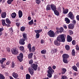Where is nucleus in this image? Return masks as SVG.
I'll use <instances>...</instances> for the list:
<instances>
[{"label":"nucleus","instance_id":"36","mask_svg":"<svg viewBox=\"0 0 79 79\" xmlns=\"http://www.w3.org/2000/svg\"><path fill=\"white\" fill-rule=\"evenodd\" d=\"M26 79H31V76L28 74H27L26 75Z\"/></svg>","mask_w":79,"mask_h":79},{"label":"nucleus","instance_id":"54","mask_svg":"<svg viewBox=\"0 0 79 79\" xmlns=\"http://www.w3.org/2000/svg\"><path fill=\"white\" fill-rule=\"evenodd\" d=\"M52 51L53 52V53H55V52H57V50L56 49H55L54 50H52Z\"/></svg>","mask_w":79,"mask_h":79},{"label":"nucleus","instance_id":"48","mask_svg":"<svg viewBox=\"0 0 79 79\" xmlns=\"http://www.w3.org/2000/svg\"><path fill=\"white\" fill-rule=\"evenodd\" d=\"M72 44L73 45L76 44V41L75 40H73L72 41Z\"/></svg>","mask_w":79,"mask_h":79},{"label":"nucleus","instance_id":"31","mask_svg":"<svg viewBox=\"0 0 79 79\" xmlns=\"http://www.w3.org/2000/svg\"><path fill=\"white\" fill-rule=\"evenodd\" d=\"M64 31V29L63 27H60L59 29V33H61L63 32Z\"/></svg>","mask_w":79,"mask_h":79},{"label":"nucleus","instance_id":"20","mask_svg":"<svg viewBox=\"0 0 79 79\" xmlns=\"http://www.w3.org/2000/svg\"><path fill=\"white\" fill-rule=\"evenodd\" d=\"M65 21L67 24H69L70 23V20L68 17H66L65 18Z\"/></svg>","mask_w":79,"mask_h":79},{"label":"nucleus","instance_id":"15","mask_svg":"<svg viewBox=\"0 0 79 79\" xmlns=\"http://www.w3.org/2000/svg\"><path fill=\"white\" fill-rule=\"evenodd\" d=\"M72 40H73V38L71 36L69 35H68L67 37V41L69 42H70L72 41Z\"/></svg>","mask_w":79,"mask_h":79},{"label":"nucleus","instance_id":"37","mask_svg":"<svg viewBox=\"0 0 79 79\" xmlns=\"http://www.w3.org/2000/svg\"><path fill=\"white\" fill-rule=\"evenodd\" d=\"M75 52L74 49L72 50V56H75Z\"/></svg>","mask_w":79,"mask_h":79},{"label":"nucleus","instance_id":"46","mask_svg":"<svg viewBox=\"0 0 79 79\" xmlns=\"http://www.w3.org/2000/svg\"><path fill=\"white\" fill-rule=\"evenodd\" d=\"M76 50H77V51L79 50V48L78 44H77L76 45Z\"/></svg>","mask_w":79,"mask_h":79},{"label":"nucleus","instance_id":"47","mask_svg":"<svg viewBox=\"0 0 79 79\" xmlns=\"http://www.w3.org/2000/svg\"><path fill=\"white\" fill-rule=\"evenodd\" d=\"M40 2H41L39 0H36V3H37V4H40Z\"/></svg>","mask_w":79,"mask_h":79},{"label":"nucleus","instance_id":"26","mask_svg":"<svg viewBox=\"0 0 79 79\" xmlns=\"http://www.w3.org/2000/svg\"><path fill=\"white\" fill-rule=\"evenodd\" d=\"M33 55V53H30L28 55V58L29 59H31L32 58V56Z\"/></svg>","mask_w":79,"mask_h":79},{"label":"nucleus","instance_id":"56","mask_svg":"<svg viewBox=\"0 0 79 79\" xmlns=\"http://www.w3.org/2000/svg\"><path fill=\"white\" fill-rule=\"evenodd\" d=\"M3 30H4V29L3 28H0V32H2V31H3Z\"/></svg>","mask_w":79,"mask_h":79},{"label":"nucleus","instance_id":"40","mask_svg":"<svg viewBox=\"0 0 79 79\" xmlns=\"http://www.w3.org/2000/svg\"><path fill=\"white\" fill-rule=\"evenodd\" d=\"M6 49L7 51V52H9V53H10V52L11 51L10 50V48L8 47L6 48Z\"/></svg>","mask_w":79,"mask_h":79},{"label":"nucleus","instance_id":"23","mask_svg":"<svg viewBox=\"0 0 79 79\" xmlns=\"http://www.w3.org/2000/svg\"><path fill=\"white\" fill-rule=\"evenodd\" d=\"M34 32H35L36 34H39V33H40V32H42V29H41L40 30H35L34 31Z\"/></svg>","mask_w":79,"mask_h":79},{"label":"nucleus","instance_id":"2","mask_svg":"<svg viewBox=\"0 0 79 79\" xmlns=\"http://www.w3.org/2000/svg\"><path fill=\"white\" fill-rule=\"evenodd\" d=\"M64 34H61L59 35L57 37V39L60 41L61 42H65V37Z\"/></svg>","mask_w":79,"mask_h":79},{"label":"nucleus","instance_id":"4","mask_svg":"<svg viewBox=\"0 0 79 79\" xmlns=\"http://www.w3.org/2000/svg\"><path fill=\"white\" fill-rule=\"evenodd\" d=\"M11 52L13 54L15 55H17V54L19 53L18 48H12L11 49Z\"/></svg>","mask_w":79,"mask_h":79},{"label":"nucleus","instance_id":"14","mask_svg":"<svg viewBox=\"0 0 79 79\" xmlns=\"http://www.w3.org/2000/svg\"><path fill=\"white\" fill-rule=\"evenodd\" d=\"M2 18H5L6 17V13L5 12H2L1 13Z\"/></svg>","mask_w":79,"mask_h":79},{"label":"nucleus","instance_id":"39","mask_svg":"<svg viewBox=\"0 0 79 79\" xmlns=\"http://www.w3.org/2000/svg\"><path fill=\"white\" fill-rule=\"evenodd\" d=\"M13 2V0H8L7 1V2L8 4L10 5V4H11V2Z\"/></svg>","mask_w":79,"mask_h":79},{"label":"nucleus","instance_id":"8","mask_svg":"<svg viewBox=\"0 0 79 79\" xmlns=\"http://www.w3.org/2000/svg\"><path fill=\"white\" fill-rule=\"evenodd\" d=\"M31 67L35 71H36L37 69L38 65L35 64H31Z\"/></svg>","mask_w":79,"mask_h":79},{"label":"nucleus","instance_id":"58","mask_svg":"<svg viewBox=\"0 0 79 79\" xmlns=\"http://www.w3.org/2000/svg\"><path fill=\"white\" fill-rule=\"evenodd\" d=\"M6 58H2V60H3V62H4L6 60Z\"/></svg>","mask_w":79,"mask_h":79},{"label":"nucleus","instance_id":"35","mask_svg":"<svg viewBox=\"0 0 79 79\" xmlns=\"http://www.w3.org/2000/svg\"><path fill=\"white\" fill-rule=\"evenodd\" d=\"M34 24V21L33 19H32L28 23V24L29 25H32Z\"/></svg>","mask_w":79,"mask_h":79},{"label":"nucleus","instance_id":"52","mask_svg":"<svg viewBox=\"0 0 79 79\" xmlns=\"http://www.w3.org/2000/svg\"><path fill=\"white\" fill-rule=\"evenodd\" d=\"M11 66L12 68H15V63H14V62H12V64H11Z\"/></svg>","mask_w":79,"mask_h":79},{"label":"nucleus","instance_id":"22","mask_svg":"<svg viewBox=\"0 0 79 79\" xmlns=\"http://www.w3.org/2000/svg\"><path fill=\"white\" fill-rule=\"evenodd\" d=\"M69 11V9H65L63 10V14H67Z\"/></svg>","mask_w":79,"mask_h":79},{"label":"nucleus","instance_id":"5","mask_svg":"<svg viewBox=\"0 0 79 79\" xmlns=\"http://www.w3.org/2000/svg\"><path fill=\"white\" fill-rule=\"evenodd\" d=\"M23 54L22 52H20L19 56H17V58L20 62H22L23 60Z\"/></svg>","mask_w":79,"mask_h":79},{"label":"nucleus","instance_id":"51","mask_svg":"<svg viewBox=\"0 0 79 79\" xmlns=\"http://www.w3.org/2000/svg\"><path fill=\"white\" fill-rule=\"evenodd\" d=\"M40 42L41 44H44V42H45V40H43V39H41L40 41Z\"/></svg>","mask_w":79,"mask_h":79},{"label":"nucleus","instance_id":"19","mask_svg":"<svg viewBox=\"0 0 79 79\" xmlns=\"http://www.w3.org/2000/svg\"><path fill=\"white\" fill-rule=\"evenodd\" d=\"M19 17L21 18L23 16V12L21 10H19L18 12Z\"/></svg>","mask_w":79,"mask_h":79},{"label":"nucleus","instance_id":"57","mask_svg":"<svg viewBox=\"0 0 79 79\" xmlns=\"http://www.w3.org/2000/svg\"><path fill=\"white\" fill-rule=\"evenodd\" d=\"M4 62L2 60V59L0 60V63L1 64H3V63Z\"/></svg>","mask_w":79,"mask_h":79},{"label":"nucleus","instance_id":"24","mask_svg":"<svg viewBox=\"0 0 79 79\" xmlns=\"http://www.w3.org/2000/svg\"><path fill=\"white\" fill-rule=\"evenodd\" d=\"M6 22L8 24H11V21L8 18H6Z\"/></svg>","mask_w":79,"mask_h":79},{"label":"nucleus","instance_id":"12","mask_svg":"<svg viewBox=\"0 0 79 79\" xmlns=\"http://www.w3.org/2000/svg\"><path fill=\"white\" fill-rule=\"evenodd\" d=\"M74 27V24H70L68 25V28L69 29H73Z\"/></svg>","mask_w":79,"mask_h":79},{"label":"nucleus","instance_id":"3","mask_svg":"<svg viewBox=\"0 0 79 79\" xmlns=\"http://www.w3.org/2000/svg\"><path fill=\"white\" fill-rule=\"evenodd\" d=\"M63 61L64 63L66 64L68 63V58H69V56L67 54H64L62 55Z\"/></svg>","mask_w":79,"mask_h":79},{"label":"nucleus","instance_id":"63","mask_svg":"<svg viewBox=\"0 0 79 79\" xmlns=\"http://www.w3.org/2000/svg\"><path fill=\"white\" fill-rule=\"evenodd\" d=\"M52 68L53 69H56V66L54 65L52 67Z\"/></svg>","mask_w":79,"mask_h":79},{"label":"nucleus","instance_id":"25","mask_svg":"<svg viewBox=\"0 0 79 79\" xmlns=\"http://www.w3.org/2000/svg\"><path fill=\"white\" fill-rule=\"evenodd\" d=\"M11 16L12 18H15L16 16V14L15 12H14L12 14Z\"/></svg>","mask_w":79,"mask_h":79},{"label":"nucleus","instance_id":"41","mask_svg":"<svg viewBox=\"0 0 79 79\" xmlns=\"http://www.w3.org/2000/svg\"><path fill=\"white\" fill-rule=\"evenodd\" d=\"M35 47L34 46H33L32 47L31 51L32 52H35Z\"/></svg>","mask_w":79,"mask_h":79},{"label":"nucleus","instance_id":"9","mask_svg":"<svg viewBox=\"0 0 79 79\" xmlns=\"http://www.w3.org/2000/svg\"><path fill=\"white\" fill-rule=\"evenodd\" d=\"M28 71L30 73V74H31V75H34V69H33L31 67L28 68Z\"/></svg>","mask_w":79,"mask_h":79},{"label":"nucleus","instance_id":"42","mask_svg":"<svg viewBox=\"0 0 79 79\" xmlns=\"http://www.w3.org/2000/svg\"><path fill=\"white\" fill-rule=\"evenodd\" d=\"M68 79V77H67L65 76H63L61 78V79Z\"/></svg>","mask_w":79,"mask_h":79},{"label":"nucleus","instance_id":"33","mask_svg":"<svg viewBox=\"0 0 79 79\" xmlns=\"http://www.w3.org/2000/svg\"><path fill=\"white\" fill-rule=\"evenodd\" d=\"M41 53L42 54H45L47 53V51L45 49L41 51Z\"/></svg>","mask_w":79,"mask_h":79},{"label":"nucleus","instance_id":"21","mask_svg":"<svg viewBox=\"0 0 79 79\" xmlns=\"http://www.w3.org/2000/svg\"><path fill=\"white\" fill-rule=\"evenodd\" d=\"M46 10L47 11H48V10H51V5L48 4L46 6Z\"/></svg>","mask_w":79,"mask_h":79},{"label":"nucleus","instance_id":"7","mask_svg":"<svg viewBox=\"0 0 79 79\" xmlns=\"http://www.w3.org/2000/svg\"><path fill=\"white\" fill-rule=\"evenodd\" d=\"M48 35L51 37H55V33L52 30H50L48 32Z\"/></svg>","mask_w":79,"mask_h":79},{"label":"nucleus","instance_id":"53","mask_svg":"<svg viewBox=\"0 0 79 79\" xmlns=\"http://www.w3.org/2000/svg\"><path fill=\"white\" fill-rule=\"evenodd\" d=\"M77 18V19L78 20V21H79V15H77L76 17Z\"/></svg>","mask_w":79,"mask_h":79},{"label":"nucleus","instance_id":"13","mask_svg":"<svg viewBox=\"0 0 79 79\" xmlns=\"http://www.w3.org/2000/svg\"><path fill=\"white\" fill-rule=\"evenodd\" d=\"M51 7L52 11H55L56 10V6L55 5L52 4L51 5Z\"/></svg>","mask_w":79,"mask_h":79},{"label":"nucleus","instance_id":"17","mask_svg":"<svg viewBox=\"0 0 79 79\" xmlns=\"http://www.w3.org/2000/svg\"><path fill=\"white\" fill-rule=\"evenodd\" d=\"M12 76L15 79H17L19 75H18V73L14 72L12 73Z\"/></svg>","mask_w":79,"mask_h":79},{"label":"nucleus","instance_id":"1","mask_svg":"<svg viewBox=\"0 0 79 79\" xmlns=\"http://www.w3.org/2000/svg\"><path fill=\"white\" fill-rule=\"evenodd\" d=\"M48 69V70L47 71L48 73L47 76L48 77L44 78L43 79H49V78H51L52 77V74L53 73H54V70L52 69V68L50 66H49Z\"/></svg>","mask_w":79,"mask_h":79},{"label":"nucleus","instance_id":"44","mask_svg":"<svg viewBox=\"0 0 79 79\" xmlns=\"http://www.w3.org/2000/svg\"><path fill=\"white\" fill-rule=\"evenodd\" d=\"M16 24L17 27H19V26L21 25V23H16Z\"/></svg>","mask_w":79,"mask_h":79},{"label":"nucleus","instance_id":"6","mask_svg":"<svg viewBox=\"0 0 79 79\" xmlns=\"http://www.w3.org/2000/svg\"><path fill=\"white\" fill-rule=\"evenodd\" d=\"M67 17L68 18H70L72 20H74V15H73V13L71 11H70L69 14L67 15Z\"/></svg>","mask_w":79,"mask_h":79},{"label":"nucleus","instance_id":"64","mask_svg":"<svg viewBox=\"0 0 79 79\" xmlns=\"http://www.w3.org/2000/svg\"><path fill=\"white\" fill-rule=\"evenodd\" d=\"M10 62L9 61H8L6 63L7 65H8V64H10Z\"/></svg>","mask_w":79,"mask_h":79},{"label":"nucleus","instance_id":"43","mask_svg":"<svg viewBox=\"0 0 79 79\" xmlns=\"http://www.w3.org/2000/svg\"><path fill=\"white\" fill-rule=\"evenodd\" d=\"M23 37H27V34L25 33H23Z\"/></svg>","mask_w":79,"mask_h":79},{"label":"nucleus","instance_id":"27","mask_svg":"<svg viewBox=\"0 0 79 79\" xmlns=\"http://www.w3.org/2000/svg\"><path fill=\"white\" fill-rule=\"evenodd\" d=\"M72 68L74 71H77V67L76 65H73L72 67Z\"/></svg>","mask_w":79,"mask_h":79},{"label":"nucleus","instance_id":"18","mask_svg":"<svg viewBox=\"0 0 79 79\" xmlns=\"http://www.w3.org/2000/svg\"><path fill=\"white\" fill-rule=\"evenodd\" d=\"M66 72V69L65 68H62L61 69V72L62 74H64Z\"/></svg>","mask_w":79,"mask_h":79},{"label":"nucleus","instance_id":"62","mask_svg":"<svg viewBox=\"0 0 79 79\" xmlns=\"http://www.w3.org/2000/svg\"><path fill=\"white\" fill-rule=\"evenodd\" d=\"M1 67L2 68H5V66L3 64L1 65Z\"/></svg>","mask_w":79,"mask_h":79},{"label":"nucleus","instance_id":"50","mask_svg":"<svg viewBox=\"0 0 79 79\" xmlns=\"http://www.w3.org/2000/svg\"><path fill=\"white\" fill-rule=\"evenodd\" d=\"M22 39H23V40H27V37H23L22 38Z\"/></svg>","mask_w":79,"mask_h":79},{"label":"nucleus","instance_id":"16","mask_svg":"<svg viewBox=\"0 0 79 79\" xmlns=\"http://www.w3.org/2000/svg\"><path fill=\"white\" fill-rule=\"evenodd\" d=\"M19 48L20 51L22 52V53H25V50H24V48L23 46H20L19 47Z\"/></svg>","mask_w":79,"mask_h":79},{"label":"nucleus","instance_id":"10","mask_svg":"<svg viewBox=\"0 0 79 79\" xmlns=\"http://www.w3.org/2000/svg\"><path fill=\"white\" fill-rule=\"evenodd\" d=\"M25 40L21 38L19 40V43L20 45H24L25 44Z\"/></svg>","mask_w":79,"mask_h":79},{"label":"nucleus","instance_id":"11","mask_svg":"<svg viewBox=\"0 0 79 79\" xmlns=\"http://www.w3.org/2000/svg\"><path fill=\"white\" fill-rule=\"evenodd\" d=\"M61 41L58 40V39H57L56 40L54 41V44L55 45H56L57 46H58L60 45L61 44Z\"/></svg>","mask_w":79,"mask_h":79},{"label":"nucleus","instance_id":"32","mask_svg":"<svg viewBox=\"0 0 79 79\" xmlns=\"http://www.w3.org/2000/svg\"><path fill=\"white\" fill-rule=\"evenodd\" d=\"M65 48L67 50H69L70 48V47L68 45H66L65 46Z\"/></svg>","mask_w":79,"mask_h":79},{"label":"nucleus","instance_id":"45","mask_svg":"<svg viewBox=\"0 0 79 79\" xmlns=\"http://www.w3.org/2000/svg\"><path fill=\"white\" fill-rule=\"evenodd\" d=\"M32 63H33V60H32L31 59L29 61V64H31V65L32 64Z\"/></svg>","mask_w":79,"mask_h":79},{"label":"nucleus","instance_id":"59","mask_svg":"<svg viewBox=\"0 0 79 79\" xmlns=\"http://www.w3.org/2000/svg\"><path fill=\"white\" fill-rule=\"evenodd\" d=\"M28 21H30L31 20V17L30 16H28Z\"/></svg>","mask_w":79,"mask_h":79},{"label":"nucleus","instance_id":"60","mask_svg":"<svg viewBox=\"0 0 79 79\" xmlns=\"http://www.w3.org/2000/svg\"><path fill=\"white\" fill-rule=\"evenodd\" d=\"M70 34L71 35H72V34H73V31H72L71 30L70 31Z\"/></svg>","mask_w":79,"mask_h":79},{"label":"nucleus","instance_id":"29","mask_svg":"<svg viewBox=\"0 0 79 79\" xmlns=\"http://www.w3.org/2000/svg\"><path fill=\"white\" fill-rule=\"evenodd\" d=\"M54 12L56 15V16H59L60 13H59V12H58V10H54Z\"/></svg>","mask_w":79,"mask_h":79},{"label":"nucleus","instance_id":"55","mask_svg":"<svg viewBox=\"0 0 79 79\" xmlns=\"http://www.w3.org/2000/svg\"><path fill=\"white\" fill-rule=\"evenodd\" d=\"M72 23H73V24H76V20H73L72 22Z\"/></svg>","mask_w":79,"mask_h":79},{"label":"nucleus","instance_id":"49","mask_svg":"<svg viewBox=\"0 0 79 79\" xmlns=\"http://www.w3.org/2000/svg\"><path fill=\"white\" fill-rule=\"evenodd\" d=\"M36 38H39V37H40V34L37 33L36 34Z\"/></svg>","mask_w":79,"mask_h":79},{"label":"nucleus","instance_id":"34","mask_svg":"<svg viewBox=\"0 0 79 79\" xmlns=\"http://www.w3.org/2000/svg\"><path fill=\"white\" fill-rule=\"evenodd\" d=\"M5 77L3 74L0 73V79H5Z\"/></svg>","mask_w":79,"mask_h":79},{"label":"nucleus","instance_id":"61","mask_svg":"<svg viewBox=\"0 0 79 79\" xmlns=\"http://www.w3.org/2000/svg\"><path fill=\"white\" fill-rule=\"evenodd\" d=\"M76 66L77 68H79V62H78L76 64Z\"/></svg>","mask_w":79,"mask_h":79},{"label":"nucleus","instance_id":"28","mask_svg":"<svg viewBox=\"0 0 79 79\" xmlns=\"http://www.w3.org/2000/svg\"><path fill=\"white\" fill-rule=\"evenodd\" d=\"M2 23L3 26H7L6 23H5V20L4 19L2 20Z\"/></svg>","mask_w":79,"mask_h":79},{"label":"nucleus","instance_id":"30","mask_svg":"<svg viewBox=\"0 0 79 79\" xmlns=\"http://www.w3.org/2000/svg\"><path fill=\"white\" fill-rule=\"evenodd\" d=\"M27 48L29 49L30 52H31V44L30 43L28 44V45L27 46Z\"/></svg>","mask_w":79,"mask_h":79},{"label":"nucleus","instance_id":"38","mask_svg":"<svg viewBox=\"0 0 79 79\" xmlns=\"http://www.w3.org/2000/svg\"><path fill=\"white\" fill-rule=\"evenodd\" d=\"M25 27L23 26L20 28V31L22 32H23L25 30Z\"/></svg>","mask_w":79,"mask_h":79}]
</instances>
